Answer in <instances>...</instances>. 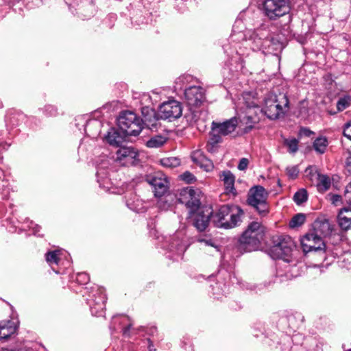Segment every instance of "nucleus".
<instances>
[{"label": "nucleus", "mask_w": 351, "mask_h": 351, "mask_svg": "<svg viewBox=\"0 0 351 351\" xmlns=\"http://www.w3.org/2000/svg\"><path fill=\"white\" fill-rule=\"evenodd\" d=\"M289 110V101L285 94H267L264 97V104L261 112L269 119L276 120L283 117Z\"/></svg>", "instance_id": "obj_1"}, {"label": "nucleus", "mask_w": 351, "mask_h": 351, "mask_svg": "<svg viewBox=\"0 0 351 351\" xmlns=\"http://www.w3.org/2000/svg\"><path fill=\"white\" fill-rule=\"evenodd\" d=\"M264 228L257 221L252 222L239 240L238 247L243 252H252L259 247L263 239Z\"/></svg>", "instance_id": "obj_2"}, {"label": "nucleus", "mask_w": 351, "mask_h": 351, "mask_svg": "<svg viewBox=\"0 0 351 351\" xmlns=\"http://www.w3.org/2000/svg\"><path fill=\"white\" fill-rule=\"evenodd\" d=\"M242 210L237 206L223 205L213 216V222L217 228H232L241 221Z\"/></svg>", "instance_id": "obj_3"}, {"label": "nucleus", "mask_w": 351, "mask_h": 351, "mask_svg": "<svg viewBox=\"0 0 351 351\" xmlns=\"http://www.w3.org/2000/svg\"><path fill=\"white\" fill-rule=\"evenodd\" d=\"M238 125L236 118H232L223 123L213 121L210 137L206 145V149L209 152H214L216 146L221 142V136H226L233 132Z\"/></svg>", "instance_id": "obj_4"}, {"label": "nucleus", "mask_w": 351, "mask_h": 351, "mask_svg": "<svg viewBox=\"0 0 351 351\" xmlns=\"http://www.w3.org/2000/svg\"><path fill=\"white\" fill-rule=\"evenodd\" d=\"M294 247V242L290 237H280L270 248V254L273 258L282 259L286 263H291L296 265L297 260L292 258Z\"/></svg>", "instance_id": "obj_5"}, {"label": "nucleus", "mask_w": 351, "mask_h": 351, "mask_svg": "<svg viewBox=\"0 0 351 351\" xmlns=\"http://www.w3.org/2000/svg\"><path fill=\"white\" fill-rule=\"evenodd\" d=\"M117 122L120 130L125 135L137 136L143 129L142 121L132 111L122 112Z\"/></svg>", "instance_id": "obj_6"}, {"label": "nucleus", "mask_w": 351, "mask_h": 351, "mask_svg": "<svg viewBox=\"0 0 351 351\" xmlns=\"http://www.w3.org/2000/svg\"><path fill=\"white\" fill-rule=\"evenodd\" d=\"M267 197L268 193L263 186H255L249 191L247 203L255 208L261 215L265 216L269 212Z\"/></svg>", "instance_id": "obj_7"}, {"label": "nucleus", "mask_w": 351, "mask_h": 351, "mask_svg": "<svg viewBox=\"0 0 351 351\" xmlns=\"http://www.w3.org/2000/svg\"><path fill=\"white\" fill-rule=\"evenodd\" d=\"M291 7L287 0H265L263 11L271 20H276L290 12Z\"/></svg>", "instance_id": "obj_8"}, {"label": "nucleus", "mask_w": 351, "mask_h": 351, "mask_svg": "<svg viewBox=\"0 0 351 351\" xmlns=\"http://www.w3.org/2000/svg\"><path fill=\"white\" fill-rule=\"evenodd\" d=\"M248 95L244 96V104L246 107L245 114L240 119V126H245L243 128L244 133L249 132L253 128L254 125L258 123L259 117L258 112H261L260 108L254 103V101H248Z\"/></svg>", "instance_id": "obj_9"}, {"label": "nucleus", "mask_w": 351, "mask_h": 351, "mask_svg": "<svg viewBox=\"0 0 351 351\" xmlns=\"http://www.w3.org/2000/svg\"><path fill=\"white\" fill-rule=\"evenodd\" d=\"M182 114V106L180 102L172 99L163 102L158 110L160 119L172 121L180 118Z\"/></svg>", "instance_id": "obj_10"}, {"label": "nucleus", "mask_w": 351, "mask_h": 351, "mask_svg": "<svg viewBox=\"0 0 351 351\" xmlns=\"http://www.w3.org/2000/svg\"><path fill=\"white\" fill-rule=\"evenodd\" d=\"M178 200L180 203L185 204L189 209L190 214L197 211L200 206V200L197 191L191 188L182 189L180 192Z\"/></svg>", "instance_id": "obj_11"}, {"label": "nucleus", "mask_w": 351, "mask_h": 351, "mask_svg": "<svg viewBox=\"0 0 351 351\" xmlns=\"http://www.w3.org/2000/svg\"><path fill=\"white\" fill-rule=\"evenodd\" d=\"M146 181L152 186L156 197H162L168 191L167 177L160 172L147 176Z\"/></svg>", "instance_id": "obj_12"}, {"label": "nucleus", "mask_w": 351, "mask_h": 351, "mask_svg": "<svg viewBox=\"0 0 351 351\" xmlns=\"http://www.w3.org/2000/svg\"><path fill=\"white\" fill-rule=\"evenodd\" d=\"M301 245L304 252L317 251L324 246L322 238L317 234V230L306 234L301 239Z\"/></svg>", "instance_id": "obj_13"}, {"label": "nucleus", "mask_w": 351, "mask_h": 351, "mask_svg": "<svg viewBox=\"0 0 351 351\" xmlns=\"http://www.w3.org/2000/svg\"><path fill=\"white\" fill-rule=\"evenodd\" d=\"M185 100L191 107H199L205 101L204 89L200 86H190L184 91Z\"/></svg>", "instance_id": "obj_14"}, {"label": "nucleus", "mask_w": 351, "mask_h": 351, "mask_svg": "<svg viewBox=\"0 0 351 351\" xmlns=\"http://www.w3.org/2000/svg\"><path fill=\"white\" fill-rule=\"evenodd\" d=\"M141 114L143 116L142 125L144 124L147 128L151 130H156L158 125V119L160 117L158 115V112L149 108L147 106H145L141 108Z\"/></svg>", "instance_id": "obj_15"}, {"label": "nucleus", "mask_w": 351, "mask_h": 351, "mask_svg": "<svg viewBox=\"0 0 351 351\" xmlns=\"http://www.w3.org/2000/svg\"><path fill=\"white\" fill-rule=\"evenodd\" d=\"M212 212L206 210V213L204 211H198L194 216L193 226L199 232L204 231L208 226L210 221V217Z\"/></svg>", "instance_id": "obj_16"}, {"label": "nucleus", "mask_w": 351, "mask_h": 351, "mask_svg": "<svg viewBox=\"0 0 351 351\" xmlns=\"http://www.w3.org/2000/svg\"><path fill=\"white\" fill-rule=\"evenodd\" d=\"M112 324L113 325L114 330H117L116 326L119 325L122 330L123 335L125 337L130 336V330L132 324L129 317L125 315L114 316L112 318Z\"/></svg>", "instance_id": "obj_17"}, {"label": "nucleus", "mask_w": 351, "mask_h": 351, "mask_svg": "<svg viewBox=\"0 0 351 351\" xmlns=\"http://www.w3.org/2000/svg\"><path fill=\"white\" fill-rule=\"evenodd\" d=\"M126 136L127 135L123 133L122 131L119 132L118 130L112 128L105 136V139L110 145L121 147L122 143L125 142Z\"/></svg>", "instance_id": "obj_18"}, {"label": "nucleus", "mask_w": 351, "mask_h": 351, "mask_svg": "<svg viewBox=\"0 0 351 351\" xmlns=\"http://www.w3.org/2000/svg\"><path fill=\"white\" fill-rule=\"evenodd\" d=\"M226 187V193L236 195L234 187V176L230 171H224L220 176Z\"/></svg>", "instance_id": "obj_19"}, {"label": "nucleus", "mask_w": 351, "mask_h": 351, "mask_svg": "<svg viewBox=\"0 0 351 351\" xmlns=\"http://www.w3.org/2000/svg\"><path fill=\"white\" fill-rule=\"evenodd\" d=\"M338 222L343 230L349 229L351 226V210L346 208L341 209L338 215Z\"/></svg>", "instance_id": "obj_20"}, {"label": "nucleus", "mask_w": 351, "mask_h": 351, "mask_svg": "<svg viewBox=\"0 0 351 351\" xmlns=\"http://www.w3.org/2000/svg\"><path fill=\"white\" fill-rule=\"evenodd\" d=\"M0 324L2 330L1 335H3V339H8L16 332L17 326L13 321H3Z\"/></svg>", "instance_id": "obj_21"}, {"label": "nucleus", "mask_w": 351, "mask_h": 351, "mask_svg": "<svg viewBox=\"0 0 351 351\" xmlns=\"http://www.w3.org/2000/svg\"><path fill=\"white\" fill-rule=\"evenodd\" d=\"M117 160L121 161L123 159H126L127 162L132 160L136 156V153L131 147H121L119 149L116 153Z\"/></svg>", "instance_id": "obj_22"}, {"label": "nucleus", "mask_w": 351, "mask_h": 351, "mask_svg": "<svg viewBox=\"0 0 351 351\" xmlns=\"http://www.w3.org/2000/svg\"><path fill=\"white\" fill-rule=\"evenodd\" d=\"M92 314L95 316H101L106 306V298L103 295H100L98 301H94L90 304Z\"/></svg>", "instance_id": "obj_23"}, {"label": "nucleus", "mask_w": 351, "mask_h": 351, "mask_svg": "<svg viewBox=\"0 0 351 351\" xmlns=\"http://www.w3.org/2000/svg\"><path fill=\"white\" fill-rule=\"evenodd\" d=\"M166 141L167 138L165 136L156 135L147 141L146 145L150 148H158L163 145Z\"/></svg>", "instance_id": "obj_24"}, {"label": "nucleus", "mask_w": 351, "mask_h": 351, "mask_svg": "<svg viewBox=\"0 0 351 351\" xmlns=\"http://www.w3.org/2000/svg\"><path fill=\"white\" fill-rule=\"evenodd\" d=\"M328 146V141L325 137L317 138L313 142V148L319 154H324Z\"/></svg>", "instance_id": "obj_25"}, {"label": "nucleus", "mask_w": 351, "mask_h": 351, "mask_svg": "<svg viewBox=\"0 0 351 351\" xmlns=\"http://www.w3.org/2000/svg\"><path fill=\"white\" fill-rule=\"evenodd\" d=\"M46 261L49 265H58L60 259V250L49 252L45 254Z\"/></svg>", "instance_id": "obj_26"}, {"label": "nucleus", "mask_w": 351, "mask_h": 351, "mask_svg": "<svg viewBox=\"0 0 351 351\" xmlns=\"http://www.w3.org/2000/svg\"><path fill=\"white\" fill-rule=\"evenodd\" d=\"M157 202L158 207L163 210H168L171 206L172 197L171 195L160 197Z\"/></svg>", "instance_id": "obj_27"}, {"label": "nucleus", "mask_w": 351, "mask_h": 351, "mask_svg": "<svg viewBox=\"0 0 351 351\" xmlns=\"http://www.w3.org/2000/svg\"><path fill=\"white\" fill-rule=\"evenodd\" d=\"M307 199V191L304 189H300L293 195V200L298 205H300L306 202Z\"/></svg>", "instance_id": "obj_28"}, {"label": "nucleus", "mask_w": 351, "mask_h": 351, "mask_svg": "<svg viewBox=\"0 0 351 351\" xmlns=\"http://www.w3.org/2000/svg\"><path fill=\"white\" fill-rule=\"evenodd\" d=\"M284 145L288 147V151L291 154H295L298 149V141L295 138H285Z\"/></svg>", "instance_id": "obj_29"}, {"label": "nucleus", "mask_w": 351, "mask_h": 351, "mask_svg": "<svg viewBox=\"0 0 351 351\" xmlns=\"http://www.w3.org/2000/svg\"><path fill=\"white\" fill-rule=\"evenodd\" d=\"M351 97L350 96H344L339 99L337 103V108L338 112L343 111L350 106Z\"/></svg>", "instance_id": "obj_30"}, {"label": "nucleus", "mask_w": 351, "mask_h": 351, "mask_svg": "<svg viewBox=\"0 0 351 351\" xmlns=\"http://www.w3.org/2000/svg\"><path fill=\"white\" fill-rule=\"evenodd\" d=\"M305 221V215L302 213H298L295 215L291 219L289 222V226L291 228H295L302 225Z\"/></svg>", "instance_id": "obj_31"}, {"label": "nucleus", "mask_w": 351, "mask_h": 351, "mask_svg": "<svg viewBox=\"0 0 351 351\" xmlns=\"http://www.w3.org/2000/svg\"><path fill=\"white\" fill-rule=\"evenodd\" d=\"M318 187L320 189L324 191H326L329 189L330 186V178L324 175H319L318 176Z\"/></svg>", "instance_id": "obj_32"}, {"label": "nucleus", "mask_w": 351, "mask_h": 351, "mask_svg": "<svg viewBox=\"0 0 351 351\" xmlns=\"http://www.w3.org/2000/svg\"><path fill=\"white\" fill-rule=\"evenodd\" d=\"M197 241L200 243H204L205 246H210L218 250V245L216 243V241L210 237H199Z\"/></svg>", "instance_id": "obj_33"}, {"label": "nucleus", "mask_w": 351, "mask_h": 351, "mask_svg": "<svg viewBox=\"0 0 351 351\" xmlns=\"http://www.w3.org/2000/svg\"><path fill=\"white\" fill-rule=\"evenodd\" d=\"M161 163L167 167H174L180 165V160L177 158H167L161 160Z\"/></svg>", "instance_id": "obj_34"}, {"label": "nucleus", "mask_w": 351, "mask_h": 351, "mask_svg": "<svg viewBox=\"0 0 351 351\" xmlns=\"http://www.w3.org/2000/svg\"><path fill=\"white\" fill-rule=\"evenodd\" d=\"M262 34H259L258 32H254L252 35H250V39L256 43L257 48H260L263 45V38L261 37Z\"/></svg>", "instance_id": "obj_35"}, {"label": "nucleus", "mask_w": 351, "mask_h": 351, "mask_svg": "<svg viewBox=\"0 0 351 351\" xmlns=\"http://www.w3.org/2000/svg\"><path fill=\"white\" fill-rule=\"evenodd\" d=\"M287 176L291 178L295 179L298 177L299 173V169L297 165L288 167L286 169Z\"/></svg>", "instance_id": "obj_36"}, {"label": "nucleus", "mask_w": 351, "mask_h": 351, "mask_svg": "<svg viewBox=\"0 0 351 351\" xmlns=\"http://www.w3.org/2000/svg\"><path fill=\"white\" fill-rule=\"evenodd\" d=\"M318 227L317 228L320 229V232H322L324 234H327L330 232V223L328 221H324L321 223H319L317 224Z\"/></svg>", "instance_id": "obj_37"}, {"label": "nucleus", "mask_w": 351, "mask_h": 351, "mask_svg": "<svg viewBox=\"0 0 351 351\" xmlns=\"http://www.w3.org/2000/svg\"><path fill=\"white\" fill-rule=\"evenodd\" d=\"M343 201L351 206V182L346 186L343 195Z\"/></svg>", "instance_id": "obj_38"}, {"label": "nucleus", "mask_w": 351, "mask_h": 351, "mask_svg": "<svg viewBox=\"0 0 351 351\" xmlns=\"http://www.w3.org/2000/svg\"><path fill=\"white\" fill-rule=\"evenodd\" d=\"M180 178L182 180L185 181L187 183H191L195 181V176L190 172L186 171L180 175Z\"/></svg>", "instance_id": "obj_39"}, {"label": "nucleus", "mask_w": 351, "mask_h": 351, "mask_svg": "<svg viewBox=\"0 0 351 351\" xmlns=\"http://www.w3.org/2000/svg\"><path fill=\"white\" fill-rule=\"evenodd\" d=\"M76 280L80 284H86L89 281V276L86 273H80L77 276Z\"/></svg>", "instance_id": "obj_40"}, {"label": "nucleus", "mask_w": 351, "mask_h": 351, "mask_svg": "<svg viewBox=\"0 0 351 351\" xmlns=\"http://www.w3.org/2000/svg\"><path fill=\"white\" fill-rule=\"evenodd\" d=\"M343 135L351 140V120L346 123L343 128Z\"/></svg>", "instance_id": "obj_41"}, {"label": "nucleus", "mask_w": 351, "mask_h": 351, "mask_svg": "<svg viewBox=\"0 0 351 351\" xmlns=\"http://www.w3.org/2000/svg\"><path fill=\"white\" fill-rule=\"evenodd\" d=\"M45 111L47 115L54 116L56 114V108L51 105H47L45 106Z\"/></svg>", "instance_id": "obj_42"}, {"label": "nucleus", "mask_w": 351, "mask_h": 351, "mask_svg": "<svg viewBox=\"0 0 351 351\" xmlns=\"http://www.w3.org/2000/svg\"><path fill=\"white\" fill-rule=\"evenodd\" d=\"M100 125H101L99 121H97V120H90V121H88V123L86 124V127L85 128V130H86V132H87L92 127H95V128H99Z\"/></svg>", "instance_id": "obj_43"}, {"label": "nucleus", "mask_w": 351, "mask_h": 351, "mask_svg": "<svg viewBox=\"0 0 351 351\" xmlns=\"http://www.w3.org/2000/svg\"><path fill=\"white\" fill-rule=\"evenodd\" d=\"M151 97L149 95L147 94V93H143L142 95H141V103L143 104H145V106H149V105L152 103V101H151Z\"/></svg>", "instance_id": "obj_44"}, {"label": "nucleus", "mask_w": 351, "mask_h": 351, "mask_svg": "<svg viewBox=\"0 0 351 351\" xmlns=\"http://www.w3.org/2000/svg\"><path fill=\"white\" fill-rule=\"evenodd\" d=\"M247 165L248 160L247 158H243L240 160L238 165V169L241 171L245 170L247 167Z\"/></svg>", "instance_id": "obj_45"}, {"label": "nucleus", "mask_w": 351, "mask_h": 351, "mask_svg": "<svg viewBox=\"0 0 351 351\" xmlns=\"http://www.w3.org/2000/svg\"><path fill=\"white\" fill-rule=\"evenodd\" d=\"M343 197L339 195H332L330 197V201L332 204L337 206L339 202H341Z\"/></svg>", "instance_id": "obj_46"}, {"label": "nucleus", "mask_w": 351, "mask_h": 351, "mask_svg": "<svg viewBox=\"0 0 351 351\" xmlns=\"http://www.w3.org/2000/svg\"><path fill=\"white\" fill-rule=\"evenodd\" d=\"M346 167L347 171L351 174V154L346 159Z\"/></svg>", "instance_id": "obj_47"}, {"label": "nucleus", "mask_w": 351, "mask_h": 351, "mask_svg": "<svg viewBox=\"0 0 351 351\" xmlns=\"http://www.w3.org/2000/svg\"><path fill=\"white\" fill-rule=\"evenodd\" d=\"M32 230H33V233L34 234H38V235H40L38 234L39 231H40V227L36 224L34 225V226L32 227Z\"/></svg>", "instance_id": "obj_48"}, {"label": "nucleus", "mask_w": 351, "mask_h": 351, "mask_svg": "<svg viewBox=\"0 0 351 351\" xmlns=\"http://www.w3.org/2000/svg\"><path fill=\"white\" fill-rule=\"evenodd\" d=\"M147 341H148V349H149V351H156V349L154 348V345L152 343V342L150 341V339H147Z\"/></svg>", "instance_id": "obj_49"}, {"label": "nucleus", "mask_w": 351, "mask_h": 351, "mask_svg": "<svg viewBox=\"0 0 351 351\" xmlns=\"http://www.w3.org/2000/svg\"><path fill=\"white\" fill-rule=\"evenodd\" d=\"M200 154V152L199 151L197 152H193L192 156H191V158L192 160L194 161V162H197V159H196V156H198Z\"/></svg>", "instance_id": "obj_50"}, {"label": "nucleus", "mask_w": 351, "mask_h": 351, "mask_svg": "<svg viewBox=\"0 0 351 351\" xmlns=\"http://www.w3.org/2000/svg\"><path fill=\"white\" fill-rule=\"evenodd\" d=\"M97 132L93 134V135L95 136V135H97Z\"/></svg>", "instance_id": "obj_51"}, {"label": "nucleus", "mask_w": 351, "mask_h": 351, "mask_svg": "<svg viewBox=\"0 0 351 351\" xmlns=\"http://www.w3.org/2000/svg\"><path fill=\"white\" fill-rule=\"evenodd\" d=\"M347 351H351V349L348 350Z\"/></svg>", "instance_id": "obj_52"}]
</instances>
